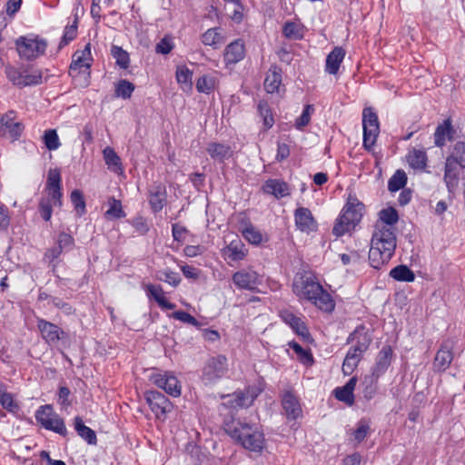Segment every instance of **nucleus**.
Segmentation results:
<instances>
[{"mask_svg":"<svg viewBox=\"0 0 465 465\" xmlns=\"http://www.w3.org/2000/svg\"><path fill=\"white\" fill-rule=\"evenodd\" d=\"M398 220V213L393 207L380 211L369 251V262L372 268L381 269L394 255L397 245L394 225Z\"/></svg>","mask_w":465,"mask_h":465,"instance_id":"nucleus-1","label":"nucleus"},{"mask_svg":"<svg viewBox=\"0 0 465 465\" xmlns=\"http://www.w3.org/2000/svg\"><path fill=\"white\" fill-rule=\"evenodd\" d=\"M294 293L300 298L312 302L321 311L331 312L335 303L331 294L323 290L318 279L312 272L298 273L292 284Z\"/></svg>","mask_w":465,"mask_h":465,"instance_id":"nucleus-2","label":"nucleus"},{"mask_svg":"<svg viewBox=\"0 0 465 465\" xmlns=\"http://www.w3.org/2000/svg\"><path fill=\"white\" fill-rule=\"evenodd\" d=\"M224 430L237 443L250 451L261 452L264 448L263 433L249 423L232 420L224 424Z\"/></svg>","mask_w":465,"mask_h":465,"instance_id":"nucleus-3","label":"nucleus"},{"mask_svg":"<svg viewBox=\"0 0 465 465\" xmlns=\"http://www.w3.org/2000/svg\"><path fill=\"white\" fill-rule=\"evenodd\" d=\"M363 209V203L357 198L349 197L341 215L334 223L332 233L340 237L354 229L361 220Z\"/></svg>","mask_w":465,"mask_h":465,"instance_id":"nucleus-4","label":"nucleus"},{"mask_svg":"<svg viewBox=\"0 0 465 465\" xmlns=\"http://www.w3.org/2000/svg\"><path fill=\"white\" fill-rule=\"evenodd\" d=\"M228 360L224 355H216L208 359L203 368L202 381L204 384H213L226 375Z\"/></svg>","mask_w":465,"mask_h":465,"instance_id":"nucleus-5","label":"nucleus"},{"mask_svg":"<svg viewBox=\"0 0 465 465\" xmlns=\"http://www.w3.org/2000/svg\"><path fill=\"white\" fill-rule=\"evenodd\" d=\"M35 419L45 430H52L62 436L67 434L64 420L54 412L51 405L41 406L35 412Z\"/></svg>","mask_w":465,"mask_h":465,"instance_id":"nucleus-6","label":"nucleus"},{"mask_svg":"<svg viewBox=\"0 0 465 465\" xmlns=\"http://www.w3.org/2000/svg\"><path fill=\"white\" fill-rule=\"evenodd\" d=\"M15 45L20 57L31 61L45 54L47 43L38 37L20 36L16 39Z\"/></svg>","mask_w":465,"mask_h":465,"instance_id":"nucleus-7","label":"nucleus"},{"mask_svg":"<svg viewBox=\"0 0 465 465\" xmlns=\"http://www.w3.org/2000/svg\"><path fill=\"white\" fill-rule=\"evenodd\" d=\"M363 147L370 151L376 143L380 133V124L377 114L371 107L362 111Z\"/></svg>","mask_w":465,"mask_h":465,"instance_id":"nucleus-8","label":"nucleus"},{"mask_svg":"<svg viewBox=\"0 0 465 465\" xmlns=\"http://www.w3.org/2000/svg\"><path fill=\"white\" fill-rule=\"evenodd\" d=\"M91 44L88 43L83 50L76 51L73 55V61L70 64L69 74L73 77L83 74L85 80V85L88 84L90 77V67L92 65Z\"/></svg>","mask_w":465,"mask_h":465,"instance_id":"nucleus-9","label":"nucleus"},{"mask_svg":"<svg viewBox=\"0 0 465 465\" xmlns=\"http://www.w3.org/2000/svg\"><path fill=\"white\" fill-rule=\"evenodd\" d=\"M145 400L150 406L151 411L160 419L166 413L171 412L173 404L167 397L156 391H147Z\"/></svg>","mask_w":465,"mask_h":465,"instance_id":"nucleus-10","label":"nucleus"},{"mask_svg":"<svg viewBox=\"0 0 465 465\" xmlns=\"http://www.w3.org/2000/svg\"><path fill=\"white\" fill-rule=\"evenodd\" d=\"M37 329L42 338L48 344H55L59 341L67 339L68 335L56 324L45 319H37Z\"/></svg>","mask_w":465,"mask_h":465,"instance_id":"nucleus-11","label":"nucleus"},{"mask_svg":"<svg viewBox=\"0 0 465 465\" xmlns=\"http://www.w3.org/2000/svg\"><path fill=\"white\" fill-rule=\"evenodd\" d=\"M462 169H464V167H461L460 164L454 163V161H451L448 157L446 158L443 181L450 196L453 197L457 192L460 183V172Z\"/></svg>","mask_w":465,"mask_h":465,"instance_id":"nucleus-12","label":"nucleus"},{"mask_svg":"<svg viewBox=\"0 0 465 465\" xmlns=\"http://www.w3.org/2000/svg\"><path fill=\"white\" fill-rule=\"evenodd\" d=\"M372 341L368 330L363 326H358L347 339V343H354L350 350L361 355L366 352Z\"/></svg>","mask_w":465,"mask_h":465,"instance_id":"nucleus-13","label":"nucleus"},{"mask_svg":"<svg viewBox=\"0 0 465 465\" xmlns=\"http://www.w3.org/2000/svg\"><path fill=\"white\" fill-rule=\"evenodd\" d=\"M454 341L452 340L444 341L439 351H437L434 361L433 370L439 372L446 371L453 360L452 349Z\"/></svg>","mask_w":465,"mask_h":465,"instance_id":"nucleus-14","label":"nucleus"},{"mask_svg":"<svg viewBox=\"0 0 465 465\" xmlns=\"http://www.w3.org/2000/svg\"><path fill=\"white\" fill-rule=\"evenodd\" d=\"M24 127L19 122L15 121L14 112H9L0 119V134L9 139H17Z\"/></svg>","mask_w":465,"mask_h":465,"instance_id":"nucleus-15","label":"nucleus"},{"mask_svg":"<svg viewBox=\"0 0 465 465\" xmlns=\"http://www.w3.org/2000/svg\"><path fill=\"white\" fill-rule=\"evenodd\" d=\"M232 282L239 289L253 291L261 283V278L255 271L241 270L232 275Z\"/></svg>","mask_w":465,"mask_h":465,"instance_id":"nucleus-16","label":"nucleus"},{"mask_svg":"<svg viewBox=\"0 0 465 465\" xmlns=\"http://www.w3.org/2000/svg\"><path fill=\"white\" fill-rule=\"evenodd\" d=\"M282 406L289 421L296 420L302 415L299 399L291 391H286L282 399Z\"/></svg>","mask_w":465,"mask_h":465,"instance_id":"nucleus-17","label":"nucleus"},{"mask_svg":"<svg viewBox=\"0 0 465 465\" xmlns=\"http://www.w3.org/2000/svg\"><path fill=\"white\" fill-rule=\"evenodd\" d=\"M295 225L303 232H313L317 228V222L310 209L299 207L294 212Z\"/></svg>","mask_w":465,"mask_h":465,"instance_id":"nucleus-18","label":"nucleus"},{"mask_svg":"<svg viewBox=\"0 0 465 465\" xmlns=\"http://www.w3.org/2000/svg\"><path fill=\"white\" fill-rule=\"evenodd\" d=\"M149 204L153 213H159L167 202L166 188L162 183L153 184L149 190Z\"/></svg>","mask_w":465,"mask_h":465,"instance_id":"nucleus-19","label":"nucleus"},{"mask_svg":"<svg viewBox=\"0 0 465 465\" xmlns=\"http://www.w3.org/2000/svg\"><path fill=\"white\" fill-rule=\"evenodd\" d=\"M245 56V48L242 40L237 39L229 44L223 53V60L226 64H235Z\"/></svg>","mask_w":465,"mask_h":465,"instance_id":"nucleus-20","label":"nucleus"},{"mask_svg":"<svg viewBox=\"0 0 465 465\" xmlns=\"http://www.w3.org/2000/svg\"><path fill=\"white\" fill-rule=\"evenodd\" d=\"M282 320L288 324L299 336L306 339L310 336L309 331L304 322L289 310H283L280 312Z\"/></svg>","mask_w":465,"mask_h":465,"instance_id":"nucleus-21","label":"nucleus"},{"mask_svg":"<svg viewBox=\"0 0 465 465\" xmlns=\"http://www.w3.org/2000/svg\"><path fill=\"white\" fill-rule=\"evenodd\" d=\"M144 291L148 299L155 301L161 309L173 310L176 307L174 303L170 302L165 298L164 291L161 285L149 283L144 286Z\"/></svg>","mask_w":465,"mask_h":465,"instance_id":"nucleus-22","label":"nucleus"},{"mask_svg":"<svg viewBox=\"0 0 465 465\" xmlns=\"http://www.w3.org/2000/svg\"><path fill=\"white\" fill-rule=\"evenodd\" d=\"M391 347L384 346L378 353L376 362L371 368V375L380 378L391 365Z\"/></svg>","mask_w":465,"mask_h":465,"instance_id":"nucleus-23","label":"nucleus"},{"mask_svg":"<svg viewBox=\"0 0 465 465\" xmlns=\"http://www.w3.org/2000/svg\"><path fill=\"white\" fill-rule=\"evenodd\" d=\"M264 89L268 94H274L280 92V86L282 84V69L273 64L270 67L265 80Z\"/></svg>","mask_w":465,"mask_h":465,"instance_id":"nucleus-24","label":"nucleus"},{"mask_svg":"<svg viewBox=\"0 0 465 465\" xmlns=\"http://www.w3.org/2000/svg\"><path fill=\"white\" fill-rule=\"evenodd\" d=\"M262 190L267 194H272L280 199L290 194L288 184L278 179H269L262 186Z\"/></svg>","mask_w":465,"mask_h":465,"instance_id":"nucleus-25","label":"nucleus"},{"mask_svg":"<svg viewBox=\"0 0 465 465\" xmlns=\"http://www.w3.org/2000/svg\"><path fill=\"white\" fill-rule=\"evenodd\" d=\"M345 50L341 46H336L327 55L325 71L330 74H336L340 69V65L344 59Z\"/></svg>","mask_w":465,"mask_h":465,"instance_id":"nucleus-26","label":"nucleus"},{"mask_svg":"<svg viewBox=\"0 0 465 465\" xmlns=\"http://www.w3.org/2000/svg\"><path fill=\"white\" fill-rule=\"evenodd\" d=\"M209 155L214 161L223 163L225 160L232 156V150L231 146L220 143H210L206 148Z\"/></svg>","mask_w":465,"mask_h":465,"instance_id":"nucleus-27","label":"nucleus"},{"mask_svg":"<svg viewBox=\"0 0 465 465\" xmlns=\"http://www.w3.org/2000/svg\"><path fill=\"white\" fill-rule=\"evenodd\" d=\"M357 383V378L352 377L342 387H338L334 390L335 398L347 405L351 406L354 403L353 391Z\"/></svg>","mask_w":465,"mask_h":465,"instance_id":"nucleus-28","label":"nucleus"},{"mask_svg":"<svg viewBox=\"0 0 465 465\" xmlns=\"http://www.w3.org/2000/svg\"><path fill=\"white\" fill-rule=\"evenodd\" d=\"M455 131L452 128L450 119L445 120L440 124L434 133V143L437 146L442 147L446 143V140H451Z\"/></svg>","mask_w":465,"mask_h":465,"instance_id":"nucleus-29","label":"nucleus"},{"mask_svg":"<svg viewBox=\"0 0 465 465\" xmlns=\"http://www.w3.org/2000/svg\"><path fill=\"white\" fill-rule=\"evenodd\" d=\"M223 30L218 27L210 28L204 32L201 36V41L204 45H209L214 49L225 43V37L223 35Z\"/></svg>","mask_w":465,"mask_h":465,"instance_id":"nucleus-30","label":"nucleus"},{"mask_svg":"<svg viewBox=\"0 0 465 465\" xmlns=\"http://www.w3.org/2000/svg\"><path fill=\"white\" fill-rule=\"evenodd\" d=\"M406 158L410 166L415 170L424 171L427 167L428 157L424 150L413 148Z\"/></svg>","mask_w":465,"mask_h":465,"instance_id":"nucleus-31","label":"nucleus"},{"mask_svg":"<svg viewBox=\"0 0 465 465\" xmlns=\"http://www.w3.org/2000/svg\"><path fill=\"white\" fill-rule=\"evenodd\" d=\"M74 430L88 444L95 445L97 443V438L94 430L85 426L83 419L79 416L74 418Z\"/></svg>","mask_w":465,"mask_h":465,"instance_id":"nucleus-32","label":"nucleus"},{"mask_svg":"<svg viewBox=\"0 0 465 465\" xmlns=\"http://www.w3.org/2000/svg\"><path fill=\"white\" fill-rule=\"evenodd\" d=\"M363 355L352 351L351 350L348 351L345 359L342 363L341 371L344 375H351L354 370L357 368L359 362L361 361Z\"/></svg>","mask_w":465,"mask_h":465,"instance_id":"nucleus-33","label":"nucleus"},{"mask_svg":"<svg viewBox=\"0 0 465 465\" xmlns=\"http://www.w3.org/2000/svg\"><path fill=\"white\" fill-rule=\"evenodd\" d=\"M390 276L399 282H412L414 272L407 265H398L390 272Z\"/></svg>","mask_w":465,"mask_h":465,"instance_id":"nucleus-34","label":"nucleus"},{"mask_svg":"<svg viewBox=\"0 0 465 465\" xmlns=\"http://www.w3.org/2000/svg\"><path fill=\"white\" fill-rule=\"evenodd\" d=\"M105 164L113 172L122 171V163L120 157L112 147H105L103 151Z\"/></svg>","mask_w":465,"mask_h":465,"instance_id":"nucleus-35","label":"nucleus"},{"mask_svg":"<svg viewBox=\"0 0 465 465\" xmlns=\"http://www.w3.org/2000/svg\"><path fill=\"white\" fill-rule=\"evenodd\" d=\"M243 237L252 244L258 245L262 242V232L256 229L250 221H245V226L242 230Z\"/></svg>","mask_w":465,"mask_h":465,"instance_id":"nucleus-36","label":"nucleus"},{"mask_svg":"<svg viewBox=\"0 0 465 465\" xmlns=\"http://www.w3.org/2000/svg\"><path fill=\"white\" fill-rule=\"evenodd\" d=\"M125 213L123 210L122 203L119 200L114 198L109 199V209L105 212V218L112 219H120L125 217Z\"/></svg>","mask_w":465,"mask_h":465,"instance_id":"nucleus-37","label":"nucleus"},{"mask_svg":"<svg viewBox=\"0 0 465 465\" xmlns=\"http://www.w3.org/2000/svg\"><path fill=\"white\" fill-rule=\"evenodd\" d=\"M407 183V175L404 171L397 170L388 182V190L397 192L403 188Z\"/></svg>","mask_w":465,"mask_h":465,"instance_id":"nucleus-38","label":"nucleus"},{"mask_svg":"<svg viewBox=\"0 0 465 465\" xmlns=\"http://www.w3.org/2000/svg\"><path fill=\"white\" fill-rule=\"evenodd\" d=\"M215 84H216L215 77L209 75V74H204L198 78V80L196 82V89L199 93H203V94H208L214 90Z\"/></svg>","mask_w":465,"mask_h":465,"instance_id":"nucleus-39","label":"nucleus"},{"mask_svg":"<svg viewBox=\"0 0 465 465\" xmlns=\"http://www.w3.org/2000/svg\"><path fill=\"white\" fill-rule=\"evenodd\" d=\"M111 54L115 59L116 64L123 68L127 69L130 64L129 54L122 47L113 45L111 49Z\"/></svg>","mask_w":465,"mask_h":465,"instance_id":"nucleus-40","label":"nucleus"},{"mask_svg":"<svg viewBox=\"0 0 465 465\" xmlns=\"http://www.w3.org/2000/svg\"><path fill=\"white\" fill-rule=\"evenodd\" d=\"M0 404L12 413H16L19 411V406L14 401L12 394L6 392L2 384H0Z\"/></svg>","mask_w":465,"mask_h":465,"instance_id":"nucleus-41","label":"nucleus"},{"mask_svg":"<svg viewBox=\"0 0 465 465\" xmlns=\"http://www.w3.org/2000/svg\"><path fill=\"white\" fill-rule=\"evenodd\" d=\"M378 377L373 375H367L364 377L362 384L364 385L363 396L366 400H371L374 397L377 391Z\"/></svg>","mask_w":465,"mask_h":465,"instance_id":"nucleus-42","label":"nucleus"},{"mask_svg":"<svg viewBox=\"0 0 465 465\" xmlns=\"http://www.w3.org/2000/svg\"><path fill=\"white\" fill-rule=\"evenodd\" d=\"M448 158L465 168V142H457Z\"/></svg>","mask_w":465,"mask_h":465,"instance_id":"nucleus-43","label":"nucleus"},{"mask_svg":"<svg viewBox=\"0 0 465 465\" xmlns=\"http://www.w3.org/2000/svg\"><path fill=\"white\" fill-rule=\"evenodd\" d=\"M258 112L261 117L263 119V125L265 129H270L272 127L274 124V119L269 104L264 101H261L258 104Z\"/></svg>","mask_w":465,"mask_h":465,"instance_id":"nucleus-44","label":"nucleus"},{"mask_svg":"<svg viewBox=\"0 0 465 465\" xmlns=\"http://www.w3.org/2000/svg\"><path fill=\"white\" fill-rule=\"evenodd\" d=\"M43 139L45 147L50 151H54L61 145L58 134L54 129L46 130L44 134Z\"/></svg>","mask_w":465,"mask_h":465,"instance_id":"nucleus-45","label":"nucleus"},{"mask_svg":"<svg viewBox=\"0 0 465 465\" xmlns=\"http://www.w3.org/2000/svg\"><path fill=\"white\" fill-rule=\"evenodd\" d=\"M156 277L159 281L167 282L173 287L178 286L181 282L179 273L171 270L160 271Z\"/></svg>","mask_w":465,"mask_h":465,"instance_id":"nucleus-46","label":"nucleus"},{"mask_svg":"<svg viewBox=\"0 0 465 465\" xmlns=\"http://www.w3.org/2000/svg\"><path fill=\"white\" fill-rule=\"evenodd\" d=\"M134 90V85L127 80H120L116 85V95L124 99L130 98Z\"/></svg>","mask_w":465,"mask_h":465,"instance_id":"nucleus-47","label":"nucleus"},{"mask_svg":"<svg viewBox=\"0 0 465 465\" xmlns=\"http://www.w3.org/2000/svg\"><path fill=\"white\" fill-rule=\"evenodd\" d=\"M257 397V395L253 392H250V391H246L244 392H238V393H235V401H236V405L237 407H249L250 405L252 404L253 401L255 400V398Z\"/></svg>","mask_w":465,"mask_h":465,"instance_id":"nucleus-48","label":"nucleus"},{"mask_svg":"<svg viewBox=\"0 0 465 465\" xmlns=\"http://www.w3.org/2000/svg\"><path fill=\"white\" fill-rule=\"evenodd\" d=\"M290 347L298 354L300 360L305 364H312L313 358L312 353L303 349L299 343L292 341L289 343Z\"/></svg>","mask_w":465,"mask_h":465,"instance_id":"nucleus-49","label":"nucleus"},{"mask_svg":"<svg viewBox=\"0 0 465 465\" xmlns=\"http://www.w3.org/2000/svg\"><path fill=\"white\" fill-rule=\"evenodd\" d=\"M77 35V20L75 19L74 24L67 25L64 29V35L59 44V48H62L74 40Z\"/></svg>","mask_w":465,"mask_h":465,"instance_id":"nucleus-50","label":"nucleus"},{"mask_svg":"<svg viewBox=\"0 0 465 465\" xmlns=\"http://www.w3.org/2000/svg\"><path fill=\"white\" fill-rule=\"evenodd\" d=\"M71 202L74 204L76 212L82 215L85 211V202L83 193L79 190H74L71 193Z\"/></svg>","mask_w":465,"mask_h":465,"instance_id":"nucleus-51","label":"nucleus"},{"mask_svg":"<svg viewBox=\"0 0 465 465\" xmlns=\"http://www.w3.org/2000/svg\"><path fill=\"white\" fill-rule=\"evenodd\" d=\"M193 72L186 66L178 67L176 71V79L179 84L192 86Z\"/></svg>","mask_w":465,"mask_h":465,"instance_id":"nucleus-52","label":"nucleus"},{"mask_svg":"<svg viewBox=\"0 0 465 465\" xmlns=\"http://www.w3.org/2000/svg\"><path fill=\"white\" fill-rule=\"evenodd\" d=\"M164 391L173 397L180 396L181 385L179 384V381L175 376L171 374V376L167 378Z\"/></svg>","mask_w":465,"mask_h":465,"instance_id":"nucleus-53","label":"nucleus"},{"mask_svg":"<svg viewBox=\"0 0 465 465\" xmlns=\"http://www.w3.org/2000/svg\"><path fill=\"white\" fill-rule=\"evenodd\" d=\"M62 250L58 248V246H54L53 248L48 249L45 253V261H46L50 266H52L53 272H54L57 266V259L60 257Z\"/></svg>","mask_w":465,"mask_h":465,"instance_id":"nucleus-54","label":"nucleus"},{"mask_svg":"<svg viewBox=\"0 0 465 465\" xmlns=\"http://www.w3.org/2000/svg\"><path fill=\"white\" fill-rule=\"evenodd\" d=\"M174 47L173 37L165 35L157 43L155 52L162 54H168Z\"/></svg>","mask_w":465,"mask_h":465,"instance_id":"nucleus-55","label":"nucleus"},{"mask_svg":"<svg viewBox=\"0 0 465 465\" xmlns=\"http://www.w3.org/2000/svg\"><path fill=\"white\" fill-rule=\"evenodd\" d=\"M314 108L312 104H307L304 107L302 114H301L300 117L297 118L295 122V126L297 129H302L303 127L309 124L311 121V114H312Z\"/></svg>","mask_w":465,"mask_h":465,"instance_id":"nucleus-56","label":"nucleus"},{"mask_svg":"<svg viewBox=\"0 0 465 465\" xmlns=\"http://www.w3.org/2000/svg\"><path fill=\"white\" fill-rule=\"evenodd\" d=\"M225 253L232 261H241L245 257V252L238 244L232 242L227 246Z\"/></svg>","mask_w":465,"mask_h":465,"instance_id":"nucleus-57","label":"nucleus"},{"mask_svg":"<svg viewBox=\"0 0 465 465\" xmlns=\"http://www.w3.org/2000/svg\"><path fill=\"white\" fill-rule=\"evenodd\" d=\"M74 240L70 234L66 232H61L58 235L56 245L63 252L71 250L74 247Z\"/></svg>","mask_w":465,"mask_h":465,"instance_id":"nucleus-58","label":"nucleus"},{"mask_svg":"<svg viewBox=\"0 0 465 465\" xmlns=\"http://www.w3.org/2000/svg\"><path fill=\"white\" fill-rule=\"evenodd\" d=\"M54 187H61V173L56 168L49 170L46 182V188Z\"/></svg>","mask_w":465,"mask_h":465,"instance_id":"nucleus-59","label":"nucleus"},{"mask_svg":"<svg viewBox=\"0 0 465 465\" xmlns=\"http://www.w3.org/2000/svg\"><path fill=\"white\" fill-rule=\"evenodd\" d=\"M282 33L287 38L298 39L301 37L299 26L293 22L285 23Z\"/></svg>","mask_w":465,"mask_h":465,"instance_id":"nucleus-60","label":"nucleus"},{"mask_svg":"<svg viewBox=\"0 0 465 465\" xmlns=\"http://www.w3.org/2000/svg\"><path fill=\"white\" fill-rule=\"evenodd\" d=\"M41 83L42 74L40 73L22 74V86L39 84Z\"/></svg>","mask_w":465,"mask_h":465,"instance_id":"nucleus-61","label":"nucleus"},{"mask_svg":"<svg viewBox=\"0 0 465 465\" xmlns=\"http://www.w3.org/2000/svg\"><path fill=\"white\" fill-rule=\"evenodd\" d=\"M370 427L365 422L361 420L358 424V428L354 430L353 436L357 443H361L367 436Z\"/></svg>","mask_w":465,"mask_h":465,"instance_id":"nucleus-62","label":"nucleus"},{"mask_svg":"<svg viewBox=\"0 0 465 465\" xmlns=\"http://www.w3.org/2000/svg\"><path fill=\"white\" fill-rule=\"evenodd\" d=\"M39 212L41 213L42 218L45 221H49L52 217V204L50 200L42 199L39 203Z\"/></svg>","mask_w":465,"mask_h":465,"instance_id":"nucleus-63","label":"nucleus"},{"mask_svg":"<svg viewBox=\"0 0 465 465\" xmlns=\"http://www.w3.org/2000/svg\"><path fill=\"white\" fill-rule=\"evenodd\" d=\"M170 316L175 320H179L185 323H189L192 325L197 324V320L193 316H192L190 313L183 312V311L174 312Z\"/></svg>","mask_w":465,"mask_h":465,"instance_id":"nucleus-64","label":"nucleus"}]
</instances>
